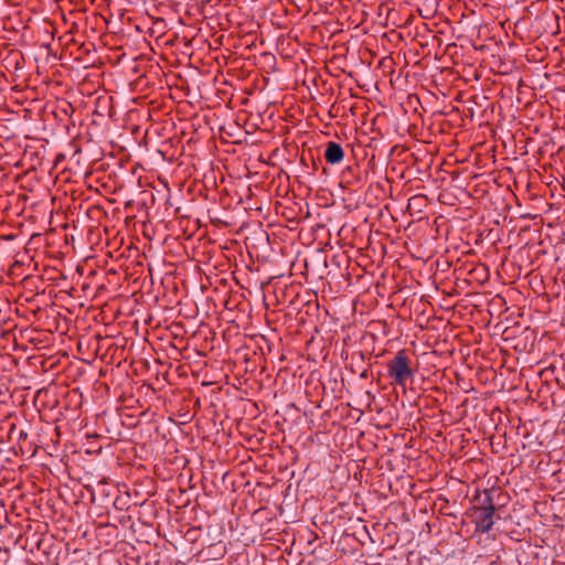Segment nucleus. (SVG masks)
<instances>
[{"instance_id": "1", "label": "nucleus", "mask_w": 565, "mask_h": 565, "mask_svg": "<svg viewBox=\"0 0 565 565\" xmlns=\"http://www.w3.org/2000/svg\"><path fill=\"white\" fill-rule=\"evenodd\" d=\"M388 375L402 386L406 385V382L413 377V370L411 367V361L404 351H398L394 359L388 363Z\"/></svg>"}, {"instance_id": "2", "label": "nucleus", "mask_w": 565, "mask_h": 565, "mask_svg": "<svg viewBox=\"0 0 565 565\" xmlns=\"http://www.w3.org/2000/svg\"><path fill=\"white\" fill-rule=\"evenodd\" d=\"M493 513L494 509L492 505L483 507L476 510L475 520L477 523V527L480 531L487 532L491 529V526L493 525Z\"/></svg>"}, {"instance_id": "3", "label": "nucleus", "mask_w": 565, "mask_h": 565, "mask_svg": "<svg viewBox=\"0 0 565 565\" xmlns=\"http://www.w3.org/2000/svg\"><path fill=\"white\" fill-rule=\"evenodd\" d=\"M324 157L329 163L335 164L343 160L344 152L340 145L335 142H329L324 152Z\"/></svg>"}]
</instances>
